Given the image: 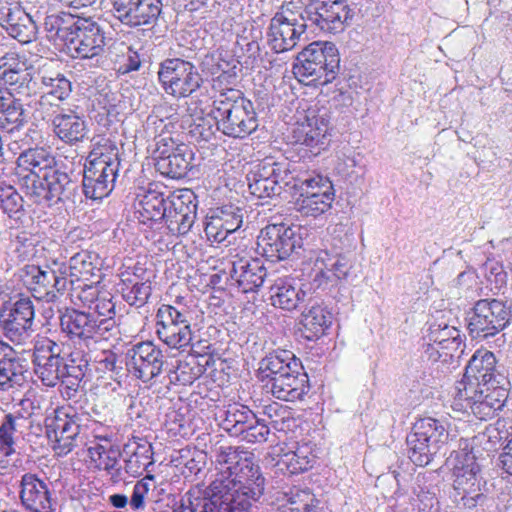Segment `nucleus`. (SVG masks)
<instances>
[{
  "label": "nucleus",
  "instance_id": "obj_1",
  "mask_svg": "<svg viewBox=\"0 0 512 512\" xmlns=\"http://www.w3.org/2000/svg\"><path fill=\"white\" fill-rule=\"evenodd\" d=\"M216 461L225 466L208 489L221 497L229 512H252L264 494L265 478L254 454L241 447L220 446Z\"/></svg>",
  "mask_w": 512,
  "mask_h": 512
},
{
  "label": "nucleus",
  "instance_id": "obj_2",
  "mask_svg": "<svg viewBox=\"0 0 512 512\" xmlns=\"http://www.w3.org/2000/svg\"><path fill=\"white\" fill-rule=\"evenodd\" d=\"M39 22L49 39H60L62 50L75 59H89L104 52L103 29L91 18L54 11L51 6L38 12Z\"/></svg>",
  "mask_w": 512,
  "mask_h": 512
},
{
  "label": "nucleus",
  "instance_id": "obj_3",
  "mask_svg": "<svg viewBox=\"0 0 512 512\" xmlns=\"http://www.w3.org/2000/svg\"><path fill=\"white\" fill-rule=\"evenodd\" d=\"M209 115L215 120L216 129L232 138L243 139L258 127L254 105L242 91L215 95Z\"/></svg>",
  "mask_w": 512,
  "mask_h": 512
},
{
  "label": "nucleus",
  "instance_id": "obj_4",
  "mask_svg": "<svg viewBox=\"0 0 512 512\" xmlns=\"http://www.w3.org/2000/svg\"><path fill=\"white\" fill-rule=\"evenodd\" d=\"M75 184L65 172L56 167L50 147L34 148V204L51 207L70 198Z\"/></svg>",
  "mask_w": 512,
  "mask_h": 512
},
{
  "label": "nucleus",
  "instance_id": "obj_5",
  "mask_svg": "<svg viewBox=\"0 0 512 512\" xmlns=\"http://www.w3.org/2000/svg\"><path fill=\"white\" fill-rule=\"evenodd\" d=\"M34 417V438L40 440V446H51L58 456L73 450L81 431V418L76 412L52 409L46 415L34 414Z\"/></svg>",
  "mask_w": 512,
  "mask_h": 512
},
{
  "label": "nucleus",
  "instance_id": "obj_6",
  "mask_svg": "<svg viewBox=\"0 0 512 512\" xmlns=\"http://www.w3.org/2000/svg\"><path fill=\"white\" fill-rule=\"evenodd\" d=\"M340 70V56L335 44L313 42L296 57L293 73L300 82L326 85L332 82Z\"/></svg>",
  "mask_w": 512,
  "mask_h": 512
},
{
  "label": "nucleus",
  "instance_id": "obj_7",
  "mask_svg": "<svg viewBox=\"0 0 512 512\" xmlns=\"http://www.w3.org/2000/svg\"><path fill=\"white\" fill-rule=\"evenodd\" d=\"M313 238L314 232L305 226L270 224L261 230L258 246L272 262L282 261L299 254V250L309 245Z\"/></svg>",
  "mask_w": 512,
  "mask_h": 512
},
{
  "label": "nucleus",
  "instance_id": "obj_8",
  "mask_svg": "<svg viewBox=\"0 0 512 512\" xmlns=\"http://www.w3.org/2000/svg\"><path fill=\"white\" fill-rule=\"evenodd\" d=\"M511 319V305L506 301L496 298L480 299L467 312V331L472 339L486 340L506 329Z\"/></svg>",
  "mask_w": 512,
  "mask_h": 512
},
{
  "label": "nucleus",
  "instance_id": "obj_9",
  "mask_svg": "<svg viewBox=\"0 0 512 512\" xmlns=\"http://www.w3.org/2000/svg\"><path fill=\"white\" fill-rule=\"evenodd\" d=\"M448 437L449 433L441 421L431 417L417 420L406 437L409 459L420 467L428 465Z\"/></svg>",
  "mask_w": 512,
  "mask_h": 512
},
{
  "label": "nucleus",
  "instance_id": "obj_10",
  "mask_svg": "<svg viewBox=\"0 0 512 512\" xmlns=\"http://www.w3.org/2000/svg\"><path fill=\"white\" fill-rule=\"evenodd\" d=\"M454 476L451 498L458 507L474 508L484 498L480 466L471 452L458 451L450 460Z\"/></svg>",
  "mask_w": 512,
  "mask_h": 512
},
{
  "label": "nucleus",
  "instance_id": "obj_11",
  "mask_svg": "<svg viewBox=\"0 0 512 512\" xmlns=\"http://www.w3.org/2000/svg\"><path fill=\"white\" fill-rule=\"evenodd\" d=\"M118 149L110 152L92 151L88 157L83 175V192L87 198L97 200L110 194L119 169Z\"/></svg>",
  "mask_w": 512,
  "mask_h": 512
},
{
  "label": "nucleus",
  "instance_id": "obj_12",
  "mask_svg": "<svg viewBox=\"0 0 512 512\" xmlns=\"http://www.w3.org/2000/svg\"><path fill=\"white\" fill-rule=\"evenodd\" d=\"M158 81L163 91L174 98H188L203 85L198 68L181 58H167L159 64Z\"/></svg>",
  "mask_w": 512,
  "mask_h": 512
},
{
  "label": "nucleus",
  "instance_id": "obj_13",
  "mask_svg": "<svg viewBox=\"0 0 512 512\" xmlns=\"http://www.w3.org/2000/svg\"><path fill=\"white\" fill-rule=\"evenodd\" d=\"M461 389L479 387L511 386L509 371L503 366H497L493 352L478 349L469 359L463 378L457 383Z\"/></svg>",
  "mask_w": 512,
  "mask_h": 512
},
{
  "label": "nucleus",
  "instance_id": "obj_14",
  "mask_svg": "<svg viewBox=\"0 0 512 512\" xmlns=\"http://www.w3.org/2000/svg\"><path fill=\"white\" fill-rule=\"evenodd\" d=\"M293 188L299 192L295 209L303 216L317 217L331 208L334 192L327 178L320 175H297Z\"/></svg>",
  "mask_w": 512,
  "mask_h": 512
},
{
  "label": "nucleus",
  "instance_id": "obj_15",
  "mask_svg": "<svg viewBox=\"0 0 512 512\" xmlns=\"http://www.w3.org/2000/svg\"><path fill=\"white\" fill-rule=\"evenodd\" d=\"M60 325L70 340L86 346L91 342L108 340L112 336L113 323L97 320V315L86 309L67 308L60 316Z\"/></svg>",
  "mask_w": 512,
  "mask_h": 512
},
{
  "label": "nucleus",
  "instance_id": "obj_16",
  "mask_svg": "<svg viewBox=\"0 0 512 512\" xmlns=\"http://www.w3.org/2000/svg\"><path fill=\"white\" fill-rule=\"evenodd\" d=\"M455 405L463 409H470L471 413L479 420H488L503 409L509 396L511 386L479 387L461 389L456 386Z\"/></svg>",
  "mask_w": 512,
  "mask_h": 512
},
{
  "label": "nucleus",
  "instance_id": "obj_17",
  "mask_svg": "<svg viewBox=\"0 0 512 512\" xmlns=\"http://www.w3.org/2000/svg\"><path fill=\"white\" fill-rule=\"evenodd\" d=\"M303 13L310 25L333 34L344 31L355 14L348 0H310Z\"/></svg>",
  "mask_w": 512,
  "mask_h": 512
},
{
  "label": "nucleus",
  "instance_id": "obj_18",
  "mask_svg": "<svg viewBox=\"0 0 512 512\" xmlns=\"http://www.w3.org/2000/svg\"><path fill=\"white\" fill-rule=\"evenodd\" d=\"M308 27L304 13L296 15L285 6L271 18L267 31L268 43L276 53L293 49Z\"/></svg>",
  "mask_w": 512,
  "mask_h": 512
},
{
  "label": "nucleus",
  "instance_id": "obj_19",
  "mask_svg": "<svg viewBox=\"0 0 512 512\" xmlns=\"http://www.w3.org/2000/svg\"><path fill=\"white\" fill-rule=\"evenodd\" d=\"M156 319V333L167 346L181 349L191 344L190 313L187 309L163 304L158 308Z\"/></svg>",
  "mask_w": 512,
  "mask_h": 512
},
{
  "label": "nucleus",
  "instance_id": "obj_20",
  "mask_svg": "<svg viewBox=\"0 0 512 512\" xmlns=\"http://www.w3.org/2000/svg\"><path fill=\"white\" fill-rule=\"evenodd\" d=\"M165 364L162 350L150 341L137 343L126 353L128 371L145 383L160 375Z\"/></svg>",
  "mask_w": 512,
  "mask_h": 512
},
{
  "label": "nucleus",
  "instance_id": "obj_21",
  "mask_svg": "<svg viewBox=\"0 0 512 512\" xmlns=\"http://www.w3.org/2000/svg\"><path fill=\"white\" fill-rule=\"evenodd\" d=\"M331 111L318 101L306 110L305 121L300 126L299 141L310 148L324 150L330 142Z\"/></svg>",
  "mask_w": 512,
  "mask_h": 512
},
{
  "label": "nucleus",
  "instance_id": "obj_22",
  "mask_svg": "<svg viewBox=\"0 0 512 512\" xmlns=\"http://www.w3.org/2000/svg\"><path fill=\"white\" fill-rule=\"evenodd\" d=\"M0 321L11 341L20 344L30 336L32 327L31 296L19 294V298L9 306L7 303L0 310Z\"/></svg>",
  "mask_w": 512,
  "mask_h": 512
},
{
  "label": "nucleus",
  "instance_id": "obj_23",
  "mask_svg": "<svg viewBox=\"0 0 512 512\" xmlns=\"http://www.w3.org/2000/svg\"><path fill=\"white\" fill-rule=\"evenodd\" d=\"M56 343L40 333L34 338V374L42 384L53 387L59 380L60 358Z\"/></svg>",
  "mask_w": 512,
  "mask_h": 512
},
{
  "label": "nucleus",
  "instance_id": "obj_24",
  "mask_svg": "<svg viewBox=\"0 0 512 512\" xmlns=\"http://www.w3.org/2000/svg\"><path fill=\"white\" fill-rule=\"evenodd\" d=\"M25 353L29 354V351L17 352L9 344L0 341V390L15 385L22 386L28 378L32 379Z\"/></svg>",
  "mask_w": 512,
  "mask_h": 512
},
{
  "label": "nucleus",
  "instance_id": "obj_25",
  "mask_svg": "<svg viewBox=\"0 0 512 512\" xmlns=\"http://www.w3.org/2000/svg\"><path fill=\"white\" fill-rule=\"evenodd\" d=\"M287 177L281 165L276 162H264L247 174L250 193L258 198H272L281 194V182Z\"/></svg>",
  "mask_w": 512,
  "mask_h": 512
},
{
  "label": "nucleus",
  "instance_id": "obj_26",
  "mask_svg": "<svg viewBox=\"0 0 512 512\" xmlns=\"http://www.w3.org/2000/svg\"><path fill=\"white\" fill-rule=\"evenodd\" d=\"M333 321L331 309L320 299L309 297L300 316L301 336L316 341L326 334Z\"/></svg>",
  "mask_w": 512,
  "mask_h": 512
},
{
  "label": "nucleus",
  "instance_id": "obj_27",
  "mask_svg": "<svg viewBox=\"0 0 512 512\" xmlns=\"http://www.w3.org/2000/svg\"><path fill=\"white\" fill-rule=\"evenodd\" d=\"M0 78L15 86L18 94L30 96L32 60L25 52L6 53L0 57Z\"/></svg>",
  "mask_w": 512,
  "mask_h": 512
},
{
  "label": "nucleus",
  "instance_id": "obj_28",
  "mask_svg": "<svg viewBox=\"0 0 512 512\" xmlns=\"http://www.w3.org/2000/svg\"><path fill=\"white\" fill-rule=\"evenodd\" d=\"M302 362L292 351L276 349L268 353L258 363L257 378L263 387L302 367Z\"/></svg>",
  "mask_w": 512,
  "mask_h": 512
},
{
  "label": "nucleus",
  "instance_id": "obj_29",
  "mask_svg": "<svg viewBox=\"0 0 512 512\" xmlns=\"http://www.w3.org/2000/svg\"><path fill=\"white\" fill-rule=\"evenodd\" d=\"M39 244L34 245V301L55 300L59 292L64 288L66 280L59 278L56 271L47 263H42L41 258L47 248Z\"/></svg>",
  "mask_w": 512,
  "mask_h": 512
},
{
  "label": "nucleus",
  "instance_id": "obj_30",
  "mask_svg": "<svg viewBox=\"0 0 512 512\" xmlns=\"http://www.w3.org/2000/svg\"><path fill=\"white\" fill-rule=\"evenodd\" d=\"M245 210L235 204L229 203L217 207L212 211L205 226L208 238L222 242L226 237L237 231L243 224Z\"/></svg>",
  "mask_w": 512,
  "mask_h": 512
},
{
  "label": "nucleus",
  "instance_id": "obj_31",
  "mask_svg": "<svg viewBox=\"0 0 512 512\" xmlns=\"http://www.w3.org/2000/svg\"><path fill=\"white\" fill-rule=\"evenodd\" d=\"M229 276L243 293L256 292L267 277V269L258 258H239L232 262Z\"/></svg>",
  "mask_w": 512,
  "mask_h": 512
},
{
  "label": "nucleus",
  "instance_id": "obj_32",
  "mask_svg": "<svg viewBox=\"0 0 512 512\" xmlns=\"http://www.w3.org/2000/svg\"><path fill=\"white\" fill-rule=\"evenodd\" d=\"M263 388L278 400L295 402L302 400L309 392V377L302 366L279 381L275 380Z\"/></svg>",
  "mask_w": 512,
  "mask_h": 512
},
{
  "label": "nucleus",
  "instance_id": "obj_33",
  "mask_svg": "<svg viewBox=\"0 0 512 512\" xmlns=\"http://www.w3.org/2000/svg\"><path fill=\"white\" fill-rule=\"evenodd\" d=\"M38 89L41 90V96L37 102L35 112L41 117L42 121L48 124L56 112L55 108L69 96L71 83L65 77L59 75L48 81L46 85L39 86Z\"/></svg>",
  "mask_w": 512,
  "mask_h": 512
},
{
  "label": "nucleus",
  "instance_id": "obj_34",
  "mask_svg": "<svg viewBox=\"0 0 512 512\" xmlns=\"http://www.w3.org/2000/svg\"><path fill=\"white\" fill-rule=\"evenodd\" d=\"M272 305L293 311L305 305L309 299L306 291L291 279H277L270 287Z\"/></svg>",
  "mask_w": 512,
  "mask_h": 512
},
{
  "label": "nucleus",
  "instance_id": "obj_35",
  "mask_svg": "<svg viewBox=\"0 0 512 512\" xmlns=\"http://www.w3.org/2000/svg\"><path fill=\"white\" fill-rule=\"evenodd\" d=\"M55 134L66 143L83 140L87 133L85 121L74 111L53 115L50 119Z\"/></svg>",
  "mask_w": 512,
  "mask_h": 512
},
{
  "label": "nucleus",
  "instance_id": "obj_36",
  "mask_svg": "<svg viewBox=\"0 0 512 512\" xmlns=\"http://www.w3.org/2000/svg\"><path fill=\"white\" fill-rule=\"evenodd\" d=\"M194 153L190 147L184 143H180L178 151L170 157L157 159L155 166L157 170L164 176L172 179H180L187 175L192 167Z\"/></svg>",
  "mask_w": 512,
  "mask_h": 512
},
{
  "label": "nucleus",
  "instance_id": "obj_37",
  "mask_svg": "<svg viewBox=\"0 0 512 512\" xmlns=\"http://www.w3.org/2000/svg\"><path fill=\"white\" fill-rule=\"evenodd\" d=\"M314 462V455H312L310 448L305 445L279 455L275 467L277 471L283 474L297 475L312 468Z\"/></svg>",
  "mask_w": 512,
  "mask_h": 512
},
{
  "label": "nucleus",
  "instance_id": "obj_38",
  "mask_svg": "<svg viewBox=\"0 0 512 512\" xmlns=\"http://www.w3.org/2000/svg\"><path fill=\"white\" fill-rule=\"evenodd\" d=\"M255 413L245 405L233 404L223 412L221 416V427L230 435L239 437L245 428L256 423Z\"/></svg>",
  "mask_w": 512,
  "mask_h": 512
},
{
  "label": "nucleus",
  "instance_id": "obj_39",
  "mask_svg": "<svg viewBox=\"0 0 512 512\" xmlns=\"http://www.w3.org/2000/svg\"><path fill=\"white\" fill-rule=\"evenodd\" d=\"M20 405L24 412L19 411L16 416L7 414L0 425V444L7 447H14L13 432H17L22 427L32 428V412L28 411L29 408L32 409V401L23 399Z\"/></svg>",
  "mask_w": 512,
  "mask_h": 512
},
{
  "label": "nucleus",
  "instance_id": "obj_40",
  "mask_svg": "<svg viewBox=\"0 0 512 512\" xmlns=\"http://www.w3.org/2000/svg\"><path fill=\"white\" fill-rule=\"evenodd\" d=\"M172 201H167L163 194L149 191L140 201L141 209H139L140 221L146 223L148 221L157 222L165 220L169 216V211L173 206Z\"/></svg>",
  "mask_w": 512,
  "mask_h": 512
},
{
  "label": "nucleus",
  "instance_id": "obj_41",
  "mask_svg": "<svg viewBox=\"0 0 512 512\" xmlns=\"http://www.w3.org/2000/svg\"><path fill=\"white\" fill-rule=\"evenodd\" d=\"M174 207V212L169 211V216L167 218V228L172 233H177L178 235H186L196 218V205L192 204L189 201V204L185 205V203L178 199L177 202L172 203Z\"/></svg>",
  "mask_w": 512,
  "mask_h": 512
},
{
  "label": "nucleus",
  "instance_id": "obj_42",
  "mask_svg": "<svg viewBox=\"0 0 512 512\" xmlns=\"http://www.w3.org/2000/svg\"><path fill=\"white\" fill-rule=\"evenodd\" d=\"M51 6V4L39 5L34 3V59L43 58V57H55L56 53L52 49V46L55 48L61 47L62 44L60 39H49L47 32L43 31L41 24L38 18V12L42 10V7Z\"/></svg>",
  "mask_w": 512,
  "mask_h": 512
},
{
  "label": "nucleus",
  "instance_id": "obj_43",
  "mask_svg": "<svg viewBox=\"0 0 512 512\" xmlns=\"http://www.w3.org/2000/svg\"><path fill=\"white\" fill-rule=\"evenodd\" d=\"M139 441L140 442L135 441L136 447L130 457L125 461V471L133 477L140 476L143 471L147 470L148 467L153 464L152 444L141 439H139Z\"/></svg>",
  "mask_w": 512,
  "mask_h": 512
},
{
  "label": "nucleus",
  "instance_id": "obj_44",
  "mask_svg": "<svg viewBox=\"0 0 512 512\" xmlns=\"http://www.w3.org/2000/svg\"><path fill=\"white\" fill-rule=\"evenodd\" d=\"M427 337L430 342L447 351L456 350L462 342L460 331L447 324L430 326Z\"/></svg>",
  "mask_w": 512,
  "mask_h": 512
},
{
  "label": "nucleus",
  "instance_id": "obj_45",
  "mask_svg": "<svg viewBox=\"0 0 512 512\" xmlns=\"http://www.w3.org/2000/svg\"><path fill=\"white\" fill-rule=\"evenodd\" d=\"M162 12L161 0H140L137 8L133 13L129 27H137L142 25H155Z\"/></svg>",
  "mask_w": 512,
  "mask_h": 512
},
{
  "label": "nucleus",
  "instance_id": "obj_46",
  "mask_svg": "<svg viewBox=\"0 0 512 512\" xmlns=\"http://www.w3.org/2000/svg\"><path fill=\"white\" fill-rule=\"evenodd\" d=\"M318 263L323 264L326 269H330L337 281L345 279L353 266L351 258L346 254L330 255L327 251L320 252L315 261V266H318Z\"/></svg>",
  "mask_w": 512,
  "mask_h": 512
},
{
  "label": "nucleus",
  "instance_id": "obj_47",
  "mask_svg": "<svg viewBox=\"0 0 512 512\" xmlns=\"http://www.w3.org/2000/svg\"><path fill=\"white\" fill-rule=\"evenodd\" d=\"M14 175L20 189L27 198L31 199L32 148H26L21 152L16 161Z\"/></svg>",
  "mask_w": 512,
  "mask_h": 512
},
{
  "label": "nucleus",
  "instance_id": "obj_48",
  "mask_svg": "<svg viewBox=\"0 0 512 512\" xmlns=\"http://www.w3.org/2000/svg\"><path fill=\"white\" fill-rule=\"evenodd\" d=\"M55 300L34 301V320L40 324V334H48L55 328L57 321L55 319L56 305Z\"/></svg>",
  "mask_w": 512,
  "mask_h": 512
},
{
  "label": "nucleus",
  "instance_id": "obj_49",
  "mask_svg": "<svg viewBox=\"0 0 512 512\" xmlns=\"http://www.w3.org/2000/svg\"><path fill=\"white\" fill-rule=\"evenodd\" d=\"M263 413L269 419V421H267L268 426H271L277 431L290 429L291 423L294 422L290 410L278 403L264 406Z\"/></svg>",
  "mask_w": 512,
  "mask_h": 512
},
{
  "label": "nucleus",
  "instance_id": "obj_50",
  "mask_svg": "<svg viewBox=\"0 0 512 512\" xmlns=\"http://www.w3.org/2000/svg\"><path fill=\"white\" fill-rule=\"evenodd\" d=\"M122 295L128 304L136 307H142L147 303L151 295V284L149 281H137L132 284L124 283Z\"/></svg>",
  "mask_w": 512,
  "mask_h": 512
},
{
  "label": "nucleus",
  "instance_id": "obj_51",
  "mask_svg": "<svg viewBox=\"0 0 512 512\" xmlns=\"http://www.w3.org/2000/svg\"><path fill=\"white\" fill-rule=\"evenodd\" d=\"M216 131L218 129H216L215 120L209 114L207 116H197L188 128V134L195 141L208 142L214 137Z\"/></svg>",
  "mask_w": 512,
  "mask_h": 512
},
{
  "label": "nucleus",
  "instance_id": "obj_52",
  "mask_svg": "<svg viewBox=\"0 0 512 512\" xmlns=\"http://www.w3.org/2000/svg\"><path fill=\"white\" fill-rule=\"evenodd\" d=\"M58 60L55 57H43L34 59V85H46L48 81L59 76L57 71Z\"/></svg>",
  "mask_w": 512,
  "mask_h": 512
},
{
  "label": "nucleus",
  "instance_id": "obj_53",
  "mask_svg": "<svg viewBox=\"0 0 512 512\" xmlns=\"http://www.w3.org/2000/svg\"><path fill=\"white\" fill-rule=\"evenodd\" d=\"M1 119L8 124H14L15 127L21 126L26 122V113L20 98H14L8 103H1Z\"/></svg>",
  "mask_w": 512,
  "mask_h": 512
},
{
  "label": "nucleus",
  "instance_id": "obj_54",
  "mask_svg": "<svg viewBox=\"0 0 512 512\" xmlns=\"http://www.w3.org/2000/svg\"><path fill=\"white\" fill-rule=\"evenodd\" d=\"M285 504L315 512V509L319 504V500L309 489H294L287 494V501Z\"/></svg>",
  "mask_w": 512,
  "mask_h": 512
},
{
  "label": "nucleus",
  "instance_id": "obj_55",
  "mask_svg": "<svg viewBox=\"0 0 512 512\" xmlns=\"http://www.w3.org/2000/svg\"><path fill=\"white\" fill-rule=\"evenodd\" d=\"M255 421L256 423L249 424L239 437L249 443H264L268 440L270 427L267 420L258 418L256 415Z\"/></svg>",
  "mask_w": 512,
  "mask_h": 512
},
{
  "label": "nucleus",
  "instance_id": "obj_56",
  "mask_svg": "<svg viewBox=\"0 0 512 512\" xmlns=\"http://www.w3.org/2000/svg\"><path fill=\"white\" fill-rule=\"evenodd\" d=\"M89 313L97 315V320H109L113 323L112 332L116 330L117 325L115 321V304L111 298H98L96 299L94 306L89 305L86 309Z\"/></svg>",
  "mask_w": 512,
  "mask_h": 512
},
{
  "label": "nucleus",
  "instance_id": "obj_57",
  "mask_svg": "<svg viewBox=\"0 0 512 512\" xmlns=\"http://www.w3.org/2000/svg\"><path fill=\"white\" fill-rule=\"evenodd\" d=\"M206 454L198 450L182 449L180 451V462L190 474L197 475L202 471L206 463Z\"/></svg>",
  "mask_w": 512,
  "mask_h": 512
},
{
  "label": "nucleus",
  "instance_id": "obj_58",
  "mask_svg": "<svg viewBox=\"0 0 512 512\" xmlns=\"http://www.w3.org/2000/svg\"><path fill=\"white\" fill-rule=\"evenodd\" d=\"M34 512H53L47 485L34 476Z\"/></svg>",
  "mask_w": 512,
  "mask_h": 512
},
{
  "label": "nucleus",
  "instance_id": "obj_59",
  "mask_svg": "<svg viewBox=\"0 0 512 512\" xmlns=\"http://www.w3.org/2000/svg\"><path fill=\"white\" fill-rule=\"evenodd\" d=\"M120 456L121 452L119 448L109 444L107 454L103 455L97 461H99V466H102L112 477H120L122 469L119 464Z\"/></svg>",
  "mask_w": 512,
  "mask_h": 512
},
{
  "label": "nucleus",
  "instance_id": "obj_60",
  "mask_svg": "<svg viewBox=\"0 0 512 512\" xmlns=\"http://www.w3.org/2000/svg\"><path fill=\"white\" fill-rule=\"evenodd\" d=\"M140 0H111L115 17L124 25L131 23Z\"/></svg>",
  "mask_w": 512,
  "mask_h": 512
},
{
  "label": "nucleus",
  "instance_id": "obj_61",
  "mask_svg": "<svg viewBox=\"0 0 512 512\" xmlns=\"http://www.w3.org/2000/svg\"><path fill=\"white\" fill-rule=\"evenodd\" d=\"M236 78L237 74L234 70L223 71L212 79V90L217 92V95H222L228 91H239L231 87L235 84Z\"/></svg>",
  "mask_w": 512,
  "mask_h": 512
},
{
  "label": "nucleus",
  "instance_id": "obj_62",
  "mask_svg": "<svg viewBox=\"0 0 512 512\" xmlns=\"http://www.w3.org/2000/svg\"><path fill=\"white\" fill-rule=\"evenodd\" d=\"M60 392L63 398L73 401L75 404L78 403L82 397H85L84 386L66 377H64L61 382Z\"/></svg>",
  "mask_w": 512,
  "mask_h": 512
},
{
  "label": "nucleus",
  "instance_id": "obj_63",
  "mask_svg": "<svg viewBox=\"0 0 512 512\" xmlns=\"http://www.w3.org/2000/svg\"><path fill=\"white\" fill-rule=\"evenodd\" d=\"M486 279L494 286V289L500 290L502 287L506 286L508 274L501 264L491 263L486 266Z\"/></svg>",
  "mask_w": 512,
  "mask_h": 512
},
{
  "label": "nucleus",
  "instance_id": "obj_64",
  "mask_svg": "<svg viewBox=\"0 0 512 512\" xmlns=\"http://www.w3.org/2000/svg\"><path fill=\"white\" fill-rule=\"evenodd\" d=\"M7 30L9 34L22 45L30 44L32 41L31 25L20 23L19 20H14L8 25Z\"/></svg>",
  "mask_w": 512,
  "mask_h": 512
}]
</instances>
